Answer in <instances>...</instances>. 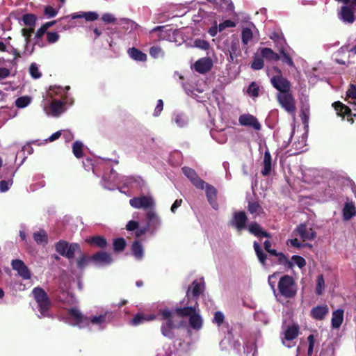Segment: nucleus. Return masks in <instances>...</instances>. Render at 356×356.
<instances>
[{
    "label": "nucleus",
    "instance_id": "f257e3e1",
    "mask_svg": "<svg viewBox=\"0 0 356 356\" xmlns=\"http://www.w3.org/2000/svg\"><path fill=\"white\" fill-rule=\"evenodd\" d=\"M200 294V284L194 281L188 288L187 296L189 299L190 305L184 308H176L170 311L163 309L160 311L162 319L165 321L161 325L162 334L168 339L174 337V330L184 325L181 319L185 317L189 318L190 326L198 330L200 327V317L197 312V299Z\"/></svg>",
    "mask_w": 356,
    "mask_h": 356
},
{
    "label": "nucleus",
    "instance_id": "f03ea898",
    "mask_svg": "<svg viewBox=\"0 0 356 356\" xmlns=\"http://www.w3.org/2000/svg\"><path fill=\"white\" fill-rule=\"evenodd\" d=\"M68 314L70 324L80 328L88 327L91 330H103L112 318L111 312L88 318L83 316L76 307L70 309Z\"/></svg>",
    "mask_w": 356,
    "mask_h": 356
},
{
    "label": "nucleus",
    "instance_id": "7ed1b4c3",
    "mask_svg": "<svg viewBox=\"0 0 356 356\" xmlns=\"http://www.w3.org/2000/svg\"><path fill=\"white\" fill-rule=\"evenodd\" d=\"M32 294L37 303V309L39 318L51 317L50 309L51 302L46 292L40 287H35L32 291Z\"/></svg>",
    "mask_w": 356,
    "mask_h": 356
},
{
    "label": "nucleus",
    "instance_id": "20e7f679",
    "mask_svg": "<svg viewBox=\"0 0 356 356\" xmlns=\"http://www.w3.org/2000/svg\"><path fill=\"white\" fill-rule=\"evenodd\" d=\"M156 33L159 41L165 40L175 42L178 45L182 42L180 31L169 25L156 26L149 31V33Z\"/></svg>",
    "mask_w": 356,
    "mask_h": 356
},
{
    "label": "nucleus",
    "instance_id": "39448f33",
    "mask_svg": "<svg viewBox=\"0 0 356 356\" xmlns=\"http://www.w3.org/2000/svg\"><path fill=\"white\" fill-rule=\"evenodd\" d=\"M147 223L145 226L137 229L136 235L139 237L149 232L152 234H155L161 227L162 220L154 209L149 210L145 214Z\"/></svg>",
    "mask_w": 356,
    "mask_h": 356
},
{
    "label": "nucleus",
    "instance_id": "423d86ee",
    "mask_svg": "<svg viewBox=\"0 0 356 356\" xmlns=\"http://www.w3.org/2000/svg\"><path fill=\"white\" fill-rule=\"evenodd\" d=\"M279 292L286 298H293L298 292L297 284L291 275H285L280 278L278 282Z\"/></svg>",
    "mask_w": 356,
    "mask_h": 356
},
{
    "label": "nucleus",
    "instance_id": "0eeeda50",
    "mask_svg": "<svg viewBox=\"0 0 356 356\" xmlns=\"http://www.w3.org/2000/svg\"><path fill=\"white\" fill-rule=\"evenodd\" d=\"M43 111L48 116L58 117L65 111L63 102L46 97L42 102Z\"/></svg>",
    "mask_w": 356,
    "mask_h": 356
},
{
    "label": "nucleus",
    "instance_id": "6e6552de",
    "mask_svg": "<svg viewBox=\"0 0 356 356\" xmlns=\"http://www.w3.org/2000/svg\"><path fill=\"white\" fill-rule=\"evenodd\" d=\"M130 205L137 209L147 211L153 210L155 207V201L150 195L135 197L129 200Z\"/></svg>",
    "mask_w": 356,
    "mask_h": 356
},
{
    "label": "nucleus",
    "instance_id": "1a4fd4ad",
    "mask_svg": "<svg viewBox=\"0 0 356 356\" xmlns=\"http://www.w3.org/2000/svg\"><path fill=\"white\" fill-rule=\"evenodd\" d=\"M277 100L282 108L290 114H294L296 111V102L292 95L291 89H288L283 95H277Z\"/></svg>",
    "mask_w": 356,
    "mask_h": 356
},
{
    "label": "nucleus",
    "instance_id": "9d476101",
    "mask_svg": "<svg viewBox=\"0 0 356 356\" xmlns=\"http://www.w3.org/2000/svg\"><path fill=\"white\" fill-rule=\"evenodd\" d=\"M55 248L58 253L69 259H73L74 254L80 251L79 245L77 243L69 244L65 241H58Z\"/></svg>",
    "mask_w": 356,
    "mask_h": 356
},
{
    "label": "nucleus",
    "instance_id": "9b49d317",
    "mask_svg": "<svg viewBox=\"0 0 356 356\" xmlns=\"http://www.w3.org/2000/svg\"><path fill=\"white\" fill-rule=\"evenodd\" d=\"M202 190L204 191L205 197L211 205V208L214 209H219V204L218 202V190L216 187L208 182L202 180Z\"/></svg>",
    "mask_w": 356,
    "mask_h": 356
},
{
    "label": "nucleus",
    "instance_id": "f8f14e48",
    "mask_svg": "<svg viewBox=\"0 0 356 356\" xmlns=\"http://www.w3.org/2000/svg\"><path fill=\"white\" fill-rule=\"evenodd\" d=\"M270 83L273 87L279 91L278 94H284L288 89H291V83L287 78L281 74H275L270 79Z\"/></svg>",
    "mask_w": 356,
    "mask_h": 356
},
{
    "label": "nucleus",
    "instance_id": "ddd939ff",
    "mask_svg": "<svg viewBox=\"0 0 356 356\" xmlns=\"http://www.w3.org/2000/svg\"><path fill=\"white\" fill-rule=\"evenodd\" d=\"M198 76L195 77L193 75H191L188 78L187 83L183 84V88L187 95L195 99L197 102H199V93H200V90L198 87Z\"/></svg>",
    "mask_w": 356,
    "mask_h": 356
},
{
    "label": "nucleus",
    "instance_id": "4468645a",
    "mask_svg": "<svg viewBox=\"0 0 356 356\" xmlns=\"http://www.w3.org/2000/svg\"><path fill=\"white\" fill-rule=\"evenodd\" d=\"M248 216L245 211H236L233 213L230 225L236 228L238 233H241V230L246 229Z\"/></svg>",
    "mask_w": 356,
    "mask_h": 356
},
{
    "label": "nucleus",
    "instance_id": "2eb2a0df",
    "mask_svg": "<svg viewBox=\"0 0 356 356\" xmlns=\"http://www.w3.org/2000/svg\"><path fill=\"white\" fill-rule=\"evenodd\" d=\"M332 106H334L337 115L339 116H341L342 118L347 119L351 123L354 122V119L353 118V113L350 108L348 106L345 105V104L341 103V102H334Z\"/></svg>",
    "mask_w": 356,
    "mask_h": 356
},
{
    "label": "nucleus",
    "instance_id": "dca6fc26",
    "mask_svg": "<svg viewBox=\"0 0 356 356\" xmlns=\"http://www.w3.org/2000/svg\"><path fill=\"white\" fill-rule=\"evenodd\" d=\"M238 122L240 124L252 127L256 131H259L261 129V125L257 118L250 113L241 114L238 118Z\"/></svg>",
    "mask_w": 356,
    "mask_h": 356
},
{
    "label": "nucleus",
    "instance_id": "f3484780",
    "mask_svg": "<svg viewBox=\"0 0 356 356\" xmlns=\"http://www.w3.org/2000/svg\"><path fill=\"white\" fill-rule=\"evenodd\" d=\"M11 266L13 269L17 271L18 275L24 280H29L31 278V273L23 261L20 259H14L11 262Z\"/></svg>",
    "mask_w": 356,
    "mask_h": 356
},
{
    "label": "nucleus",
    "instance_id": "a211bd4d",
    "mask_svg": "<svg viewBox=\"0 0 356 356\" xmlns=\"http://www.w3.org/2000/svg\"><path fill=\"white\" fill-rule=\"evenodd\" d=\"M296 233L303 241L314 240L316 237V233L312 228H307L306 224H300L296 229Z\"/></svg>",
    "mask_w": 356,
    "mask_h": 356
},
{
    "label": "nucleus",
    "instance_id": "6ab92c4d",
    "mask_svg": "<svg viewBox=\"0 0 356 356\" xmlns=\"http://www.w3.org/2000/svg\"><path fill=\"white\" fill-rule=\"evenodd\" d=\"M91 259L97 266H105L111 264L113 259L111 254L100 251L92 255Z\"/></svg>",
    "mask_w": 356,
    "mask_h": 356
},
{
    "label": "nucleus",
    "instance_id": "aec40b11",
    "mask_svg": "<svg viewBox=\"0 0 356 356\" xmlns=\"http://www.w3.org/2000/svg\"><path fill=\"white\" fill-rule=\"evenodd\" d=\"M338 17L346 23H353L355 21L354 10L348 5L342 6Z\"/></svg>",
    "mask_w": 356,
    "mask_h": 356
},
{
    "label": "nucleus",
    "instance_id": "412c9836",
    "mask_svg": "<svg viewBox=\"0 0 356 356\" xmlns=\"http://www.w3.org/2000/svg\"><path fill=\"white\" fill-rule=\"evenodd\" d=\"M228 51L229 52V60L234 62V58L241 56V49L240 47V41L238 38H233L231 40L228 46Z\"/></svg>",
    "mask_w": 356,
    "mask_h": 356
},
{
    "label": "nucleus",
    "instance_id": "4be33fe9",
    "mask_svg": "<svg viewBox=\"0 0 356 356\" xmlns=\"http://www.w3.org/2000/svg\"><path fill=\"white\" fill-rule=\"evenodd\" d=\"M118 184V175L113 169L111 170L108 178L106 175H104L102 184L105 188L113 190Z\"/></svg>",
    "mask_w": 356,
    "mask_h": 356
},
{
    "label": "nucleus",
    "instance_id": "5701e85b",
    "mask_svg": "<svg viewBox=\"0 0 356 356\" xmlns=\"http://www.w3.org/2000/svg\"><path fill=\"white\" fill-rule=\"evenodd\" d=\"M249 233L252 234L256 237H266L270 238L271 235L270 233L266 232L265 229H262L261 225L257 224L256 221H252L248 227Z\"/></svg>",
    "mask_w": 356,
    "mask_h": 356
},
{
    "label": "nucleus",
    "instance_id": "b1692460",
    "mask_svg": "<svg viewBox=\"0 0 356 356\" xmlns=\"http://www.w3.org/2000/svg\"><path fill=\"white\" fill-rule=\"evenodd\" d=\"M329 313V307L327 305L314 307L311 312L310 316L316 320H323Z\"/></svg>",
    "mask_w": 356,
    "mask_h": 356
},
{
    "label": "nucleus",
    "instance_id": "393cba45",
    "mask_svg": "<svg viewBox=\"0 0 356 356\" xmlns=\"http://www.w3.org/2000/svg\"><path fill=\"white\" fill-rule=\"evenodd\" d=\"M70 17L72 19L83 18L86 21H95L98 19L99 15L96 12H79L72 14L70 16H66L61 19H67Z\"/></svg>",
    "mask_w": 356,
    "mask_h": 356
},
{
    "label": "nucleus",
    "instance_id": "a878e982",
    "mask_svg": "<svg viewBox=\"0 0 356 356\" xmlns=\"http://www.w3.org/2000/svg\"><path fill=\"white\" fill-rule=\"evenodd\" d=\"M127 54L132 60L137 62H145L147 59V54L136 47L129 48Z\"/></svg>",
    "mask_w": 356,
    "mask_h": 356
},
{
    "label": "nucleus",
    "instance_id": "bb28decb",
    "mask_svg": "<svg viewBox=\"0 0 356 356\" xmlns=\"http://www.w3.org/2000/svg\"><path fill=\"white\" fill-rule=\"evenodd\" d=\"M182 171L185 176L191 181V183L197 188H200V179L195 171L188 167H184Z\"/></svg>",
    "mask_w": 356,
    "mask_h": 356
},
{
    "label": "nucleus",
    "instance_id": "cd10ccee",
    "mask_svg": "<svg viewBox=\"0 0 356 356\" xmlns=\"http://www.w3.org/2000/svg\"><path fill=\"white\" fill-rule=\"evenodd\" d=\"M70 89L69 87L63 88L60 86H51L49 88L47 97L49 99H54L56 97H63L67 94V90Z\"/></svg>",
    "mask_w": 356,
    "mask_h": 356
},
{
    "label": "nucleus",
    "instance_id": "c85d7f7f",
    "mask_svg": "<svg viewBox=\"0 0 356 356\" xmlns=\"http://www.w3.org/2000/svg\"><path fill=\"white\" fill-rule=\"evenodd\" d=\"M263 166L261 175L266 177V175H269L272 171V157L269 151L264 152Z\"/></svg>",
    "mask_w": 356,
    "mask_h": 356
},
{
    "label": "nucleus",
    "instance_id": "c756f323",
    "mask_svg": "<svg viewBox=\"0 0 356 356\" xmlns=\"http://www.w3.org/2000/svg\"><path fill=\"white\" fill-rule=\"evenodd\" d=\"M344 311L343 309H337V310L333 311L332 314V326L334 328L340 327L343 321Z\"/></svg>",
    "mask_w": 356,
    "mask_h": 356
},
{
    "label": "nucleus",
    "instance_id": "7c9ffc66",
    "mask_svg": "<svg viewBox=\"0 0 356 356\" xmlns=\"http://www.w3.org/2000/svg\"><path fill=\"white\" fill-rule=\"evenodd\" d=\"M260 54L262 58L268 60H279L281 58L279 54L275 53L270 47H262Z\"/></svg>",
    "mask_w": 356,
    "mask_h": 356
},
{
    "label": "nucleus",
    "instance_id": "2f4dec72",
    "mask_svg": "<svg viewBox=\"0 0 356 356\" xmlns=\"http://www.w3.org/2000/svg\"><path fill=\"white\" fill-rule=\"evenodd\" d=\"M155 318L156 316L153 314L145 315L143 314H138L133 318L130 323L132 325L136 326L143 323L145 321H153Z\"/></svg>",
    "mask_w": 356,
    "mask_h": 356
},
{
    "label": "nucleus",
    "instance_id": "473e14b6",
    "mask_svg": "<svg viewBox=\"0 0 356 356\" xmlns=\"http://www.w3.org/2000/svg\"><path fill=\"white\" fill-rule=\"evenodd\" d=\"M356 215V207L353 203H346L343 208V219L350 220Z\"/></svg>",
    "mask_w": 356,
    "mask_h": 356
},
{
    "label": "nucleus",
    "instance_id": "72a5a7b5",
    "mask_svg": "<svg viewBox=\"0 0 356 356\" xmlns=\"http://www.w3.org/2000/svg\"><path fill=\"white\" fill-rule=\"evenodd\" d=\"M86 241L90 245L97 246L98 248H105L107 245L106 238L102 236H94L88 237Z\"/></svg>",
    "mask_w": 356,
    "mask_h": 356
},
{
    "label": "nucleus",
    "instance_id": "f704fd0d",
    "mask_svg": "<svg viewBox=\"0 0 356 356\" xmlns=\"http://www.w3.org/2000/svg\"><path fill=\"white\" fill-rule=\"evenodd\" d=\"M284 338L285 340H293L297 338L299 334V325H292L286 327L284 332Z\"/></svg>",
    "mask_w": 356,
    "mask_h": 356
},
{
    "label": "nucleus",
    "instance_id": "c9c22d12",
    "mask_svg": "<svg viewBox=\"0 0 356 356\" xmlns=\"http://www.w3.org/2000/svg\"><path fill=\"white\" fill-rule=\"evenodd\" d=\"M253 248L259 262L261 264V265H266L267 254H265V252L263 251L262 248H261L259 243H258L257 241L253 242Z\"/></svg>",
    "mask_w": 356,
    "mask_h": 356
},
{
    "label": "nucleus",
    "instance_id": "e433bc0d",
    "mask_svg": "<svg viewBox=\"0 0 356 356\" xmlns=\"http://www.w3.org/2000/svg\"><path fill=\"white\" fill-rule=\"evenodd\" d=\"M275 257H277V262L278 264H281V265H284L285 267H286L288 269H293L294 267V263L291 262L287 258L286 254H283V252H279L277 250H276Z\"/></svg>",
    "mask_w": 356,
    "mask_h": 356
},
{
    "label": "nucleus",
    "instance_id": "4c0bfd02",
    "mask_svg": "<svg viewBox=\"0 0 356 356\" xmlns=\"http://www.w3.org/2000/svg\"><path fill=\"white\" fill-rule=\"evenodd\" d=\"M248 211L249 213H253L254 217L264 213L262 206L258 202H249L248 204Z\"/></svg>",
    "mask_w": 356,
    "mask_h": 356
},
{
    "label": "nucleus",
    "instance_id": "58836bf2",
    "mask_svg": "<svg viewBox=\"0 0 356 356\" xmlns=\"http://www.w3.org/2000/svg\"><path fill=\"white\" fill-rule=\"evenodd\" d=\"M279 55L282 56V61L283 63H286L288 66L295 67V62H293L289 54L285 51L284 44L279 49Z\"/></svg>",
    "mask_w": 356,
    "mask_h": 356
},
{
    "label": "nucleus",
    "instance_id": "ea45409f",
    "mask_svg": "<svg viewBox=\"0 0 356 356\" xmlns=\"http://www.w3.org/2000/svg\"><path fill=\"white\" fill-rule=\"evenodd\" d=\"M174 122L178 127H184L188 124V119L183 113H175L172 117Z\"/></svg>",
    "mask_w": 356,
    "mask_h": 356
},
{
    "label": "nucleus",
    "instance_id": "a19ab883",
    "mask_svg": "<svg viewBox=\"0 0 356 356\" xmlns=\"http://www.w3.org/2000/svg\"><path fill=\"white\" fill-rule=\"evenodd\" d=\"M149 55L154 59L163 58L165 52L161 47L159 45H154L149 49Z\"/></svg>",
    "mask_w": 356,
    "mask_h": 356
},
{
    "label": "nucleus",
    "instance_id": "79ce46f5",
    "mask_svg": "<svg viewBox=\"0 0 356 356\" xmlns=\"http://www.w3.org/2000/svg\"><path fill=\"white\" fill-rule=\"evenodd\" d=\"M132 252L136 259L140 260L143 257V248L138 241H136L133 243Z\"/></svg>",
    "mask_w": 356,
    "mask_h": 356
},
{
    "label": "nucleus",
    "instance_id": "37998d69",
    "mask_svg": "<svg viewBox=\"0 0 356 356\" xmlns=\"http://www.w3.org/2000/svg\"><path fill=\"white\" fill-rule=\"evenodd\" d=\"M34 240L37 243L44 245L47 243V235L43 230L34 233Z\"/></svg>",
    "mask_w": 356,
    "mask_h": 356
},
{
    "label": "nucleus",
    "instance_id": "c03bdc74",
    "mask_svg": "<svg viewBox=\"0 0 356 356\" xmlns=\"http://www.w3.org/2000/svg\"><path fill=\"white\" fill-rule=\"evenodd\" d=\"M213 66V61L211 57L202 58V74L208 72Z\"/></svg>",
    "mask_w": 356,
    "mask_h": 356
},
{
    "label": "nucleus",
    "instance_id": "a18cd8bd",
    "mask_svg": "<svg viewBox=\"0 0 356 356\" xmlns=\"http://www.w3.org/2000/svg\"><path fill=\"white\" fill-rule=\"evenodd\" d=\"M31 102V98L29 96H23L15 100V106L19 108H24L28 106Z\"/></svg>",
    "mask_w": 356,
    "mask_h": 356
},
{
    "label": "nucleus",
    "instance_id": "49530a36",
    "mask_svg": "<svg viewBox=\"0 0 356 356\" xmlns=\"http://www.w3.org/2000/svg\"><path fill=\"white\" fill-rule=\"evenodd\" d=\"M247 92L253 97H258L259 95V87L257 82H252L247 88Z\"/></svg>",
    "mask_w": 356,
    "mask_h": 356
},
{
    "label": "nucleus",
    "instance_id": "de8ad7c7",
    "mask_svg": "<svg viewBox=\"0 0 356 356\" xmlns=\"http://www.w3.org/2000/svg\"><path fill=\"white\" fill-rule=\"evenodd\" d=\"M252 31L250 28H243L241 33V38L243 44H248L252 39Z\"/></svg>",
    "mask_w": 356,
    "mask_h": 356
},
{
    "label": "nucleus",
    "instance_id": "09e8293b",
    "mask_svg": "<svg viewBox=\"0 0 356 356\" xmlns=\"http://www.w3.org/2000/svg\"><path fill=\"white\" fill-rule=\"evenodd\" d=\"M264 58L262 56L261 57H256L254 58L252 63H251V67L254 70H260V69L264 68Z\"/></svg>",
    "mask_w": 356,
    "mask_h": 356
},
{
    "label": "nucleus",
    "instance_id": "8fccbe9b",
    "mask_svg": "<svg viewBox=\"0 0 356 356\" xmlns=\"http://www.w3.org/2000/svg\"><path fill=\"white\" fill-rule=\"evenodd\" d=\"M83 145L79 141H76L72 146L73 154L76 158H81L82 156Z\"/></svg>",
    "mask_w": 356,
    "mask_h": 356
},
{
    "label": "nucleus",
    "instance_id": "3c124183",
    "mask_svg": "<svg viewBox=\"0 0 356 356\" xmlns=\"http://www.w3.org/2000/svg\"><path fill=\"white\" fill-rule=\"evenodd\" d=\"M89 260L90 258L86 254H81L76 261L78 268L81 270L86 268Z\"/></svg>",
    "mask_w": 356,
    "mask_h": 356
},
{
    "label": "nucleus",
    "instance_id": "603ef678",
    "mask_svg": "<svg viewBox=\"0 0 356 356\" xmlns=\"http://www.w3.org/2000/svg\"><path fill=\"white\" fill-rule=\"evenodd\" d=\"M59 300L63 302H66L69 305H73L76 302V298L71 293H63L61 296H59Z\"/></svg>",
    "mask_w": 356,
    "mask_h": 356
},
{
    "label": "nucleus",
    "instance_id": "864d4df0",
    "mask_svg": "<svg viewBox=\"0 0 356 356\" xmlns=\"http://www.w3.org/2000/svg\"><path fill=\"white\" fill-rule=\"evenodd\" d=\"M31 34H32V29L31 28L22 29V35H23V37L24 38V40L26 42V51H29L30 53H31L33 51V49H29V40H30Z\"/></svg>",
    "mask_w": 356,
    "mask_h": 356
},
{
    "label": "nucleus",
    "instance_id": "5fc2aeb1",
    "mask_svg": "<svg viewBox=\"0 0 356 356\" xmlns=\"http://www.w3.org/2000/svg\"><path fill=\"white\" fill-rule=\"evenodd\" d=\"M29 73L33 79H39L42 74L39 70V67L36 63H31L29 67Z\"/></svg>",
    "mask_w": 356,
    "mask_h": 356
},
{
    "label": "nucleus",
    "instance_id": "6e6d98bb",
    "mask_svg": "<svg viewBox=\"0 0 356 356\" xmlns=\"http://www.w3.org/2000/svg\"><path fill=\"white\" fill-rule=\"evenodd\" d=\"M126 245V242L124 238H119L114 241L113 242V249L115 252H120L124 250Z\"/></svg>",
    "mask_w": 356,
    "mask_h": 356
},
{
    "label": "nucleus",
    "instance_id": "4d7b16f0",
    "mask_svg": "<svg viewBox=\"0 0 356 356\" xmlns=\"http://www.w3.org/2000/svg\"><path fill=\"white\" fill-rule=\"evenodd\" d=\"M325 286V281L323 275H318L316 278V294H322L323 289Z\"/></svg>",
    "mask_w": 356,
    "mask_h": 356
},
{
    "label": "nucleus",
    "instance_id": "13d9d810",
    "mask_svg": "<svg viewBox=\"0 0 356 356\" xmlns=\"http://www.w3.org/2000/svg\"><path fill=\"white\" fill-rule=\"evenodd\" d=\"M291 261L296 263V264L300 267L303 268L306 266V260L302 256H298V254H293L291 257Z\"/></svg>",
    "mask_w": 356,
    "mask_h": 356
},
{
    "label": "nucleus",
    "instance_id": "bf43d9fd",
    "mask_svg": "<svg viewBox=\"0 0 356 356\" xmlns=\"http://www.w3.org/2000/svg\"><path fill=\"white\" fill-rule=\"evenodd\" d=\"M121 24L124 25V27L127 29H130L131 31H134L137 29L138 24L134 21L129 19H122Z\"/></svg>",
    "mask_w": 356,
    "mask_h": 356
},
{
    "label": "nucleus",
    "instance_id": "052dcab7",
    "mask_svg": "<svg viewBox=\"0 0 356 356\" xmlns=\"http://www.w3.org/2000/svg\"><path fill=\"white\" fill-rule=\"evenodd\" d=\"M270 38L273 39L276 43L280 44V47L282 44H285L286 41L282 34L279 32H273L270 35Z\"/></svg>",
    "mask_w": 356,
    "mask_h": 356
},
{
    "label": "nucleus",
    "instance_id": "680f3d73",
    "mask_svg": "<svg viewBox=\"0 0 356 356\" xmlns=\"http://www.w3.org/2000/svg\"><path fill=\"white\" fill-rule=\"evenodd\" d=\"M22 21L24 24L31 26L35 22V17L32 14H26L23 16Z\"/></svg>",
    "mask_w": 356,
    "mask_h": 356
},
{
    "label": "nucleus",
    "instance_id": "e2e57ef3",
    "mask_svg": "<svg viewBox=\"0 0 356 356\" xmlns=\"http://www.w3.org/2000/svg\"><path fill=\"white\" fill-rule=\"evenodd\" d=\"M236 26V22L231 21V19H225V21L220 22L218 25V31H222L227 29V27Z\"/></svg>",
    "mask_w": 356,
    "mask_h": 356
},
{
    "label": "nucleus",
    "instance_id": "0e129e2a",
    "mask_svg": "<svg viewBox=\"0 0 356 356\" xmlns=\"http://www.w3.org/2000/svg\"><path fill=\"white\" fill-rule=\"evenodd\" d=\"M213 321L217 323L218 325H222L225 321V315L220 311H217L214 313Z\"/></svg>",
    "mask_w": 356,
    "mask_h": 356
},
{
    "label": "nucleus",
    "instance_id": "69168bd1",
    "mask_svg": "<svg viewBox=\"0 0 356 356\" xmlns=\"http://www.w3.org/2000/svg\"><path fill=\"white\" fill-rule=\"evenodd\" d=\"M102 20L106 24H112L116 22V18L111 13H104L102 16Z\"/></svg>",
    "mask_w": 356,
    "mask_h": 356
},
{
    "label": "nucleus",
    "instance_id": "338daca9",
    "mask_svg": "<svg viewBox=\"0 0 356 356\" xmlns=\"http://www.w3.org/2000/svg\"><path fill=\"white\" fill-rule=\"evenodd\" d=\"M60 36L56 32H47V40L49 43H55L59 39Z\"/></svg>",
    "mask_w": 356,
    "mask_h": 356
},
{
    "label": "nucleus",
    "instance_id": "774afa93",
    "mask_svg": "<svg viewBox=\"0 0 356 356\" xmlns=\"http://www.w3.org/2000/svg\"><path fill=\"white\" fill-rule=\"evenodd\" d=\"M346 96L347 97L352 98L353 99H356V85L350 84L346 92Z\"/></svg>",
    "mask_w": 356,
    "mask_h": 356
}]
</instances>
